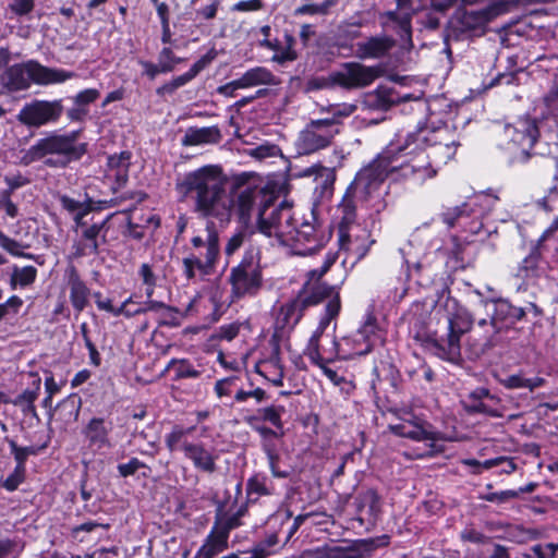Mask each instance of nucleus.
<instances>
[{
  "label": "nucleus",
  "instance_id": "nucleus-1",
  "mask_svg": "<svg viewBox=\"0 0 558 558\" xmlns=\"http://www.w3.org/2000/svg\"><path fill=\"white\" fill-rule=\"evenodd\" d=\"M257 230L274 239L272 244L290 246L299 255L313 254L325 241L312 222L304 221L294 227L292 206L287 201H266L258 211Z\"/></svg>",
  "mask_w": 558,
  "mask_h": 558
},
{
  "label": "nucleus",
  "instance_id": "nucleus-2",
  "mask_svg": "<svg viewBox=\"0 0 558 558\" xmlns=\"http://www.w3.org/2000/svg\"><path fill=\"white\" fill-rule=\"evenodd\" d=\"M229 180L218 165H207L187 172L179 186L194 201V210L205 218L227 223L232 217Z\"/></svg>",
  "mask_w": 558,
  "mask_h": 558
},
{
  "label": "nucleus",
  "instance_id": "nucleus-3",
  "mask_svg": "<svg viewBox=\"0 0 558 558\" xmlns=\"http://www.w3.org/2000/svg\"><path fill=\"white\" fill-rule=\"evenodd\" d=\"M428 134L426 129L420 130L416 134H411L404 144L410 146L403 153L413 151L407 156L405 170L415 182L433 178L437 172L436 168L446 165L457 151L454 141H445L448 135L446 130L432 132V137Z\"/></svg>",
  "mask_w": 558,
  "mask_h": 558
},
{
  "label": "nucleus",
  "instance_id": "nucleus-4",
  "mask_svg": "<svg viewBox=\"0 0 558 558\" xmlns=\"http://www.w3.org/2000/svg\"><path fill=\"white\" fill-rule=\"evenodd\" d=\"M409 146L410 144H389L375 160L356 174L353 183L355 190L372 194L388 175H393L395 179H412L411 174H407L405 167L408 166L407 156L413 151L403 153Z\"/></svg>",
  "mask_w": 558,
  "mask_h": 558
},
{
  "label": "nucleus",
  "instance_id": "nucleus-5",
  "mask_svg": "<svg viewBox=\"0 0 558 558\" xmlns=\"http://www.w3.org/2000/svg\"><path fill=\"white\" fill-rule=\"evenodd\" d=\"M78 133H52L38 140L22 157L24 165H29L47 156L45 165L53 168H64L70 162L80 159L86 151V145L78 143Z\"/></svg>",
  "mask_w": 558,
  "mask_h": 558
},
{
  "label": "nucleus",
  "instance_id": "nucleus-6",
  "mask_svg": "<svg viewBox=\"0 0 558 558\" xmlns=\"http://www.w3.org/2000/svg\"><path fill=\"white\" fill-rule=\"evenodd\" d=\"M435 307L444 312L448 323V336L437 342V354L449 362H458L461 355L460 337L469 331L473 317L459 302L450 295L447 289L438 294Z\"/></svg>",
  "mask_w": 558,
  "mask_h": 558
},
{
  "label": "nucleus",
  "instance_id": "nucleus-7",
  "mask_svg": "<svg viewBox=\"0 0 558 558\" xmlns=\"http://www.w3.org/2000/svg\"><path fill=\"white\" fill-rule=\"evenodd\" d=\"M74 74L64 70L50 69L35 61L14 64L8 68L0 76L1 85L10 92L24 90L31 83L48 85L62 83Z\"/></svg>",
  "mask_w": 558,
  "mask_h": 558
},
{
  "label": "nucleus",
  "instance_id": "nucleus-8",
  "mask_svg": "<svg viewBox=\"0 0 558 558\" xmlns=\"http://www.w3.org/2000/svg\"><path fill=\"white\" fill-rule=\"evenodd\" d=\"M385 342V333L376 323L373 315L368 314L363 325L352 335L337 340L331 336V350H328V359L330 353L339 354L341 360H352L356 356H363L372 352L375 348L383 345Z\"/></svg>",
  "mask_w": 558,
  "mask_h": 558
},
{
  "label": "nucleus",
  "instance_id": "nucleus-9",
  "mask_svg": "<svg viewBox=\"0 0 558 558\" xmlns=\"http://www.w3.org/2000/svg\"><path fill=\"white\" fill-rule=\"evenodd\" d=\"M336 256L328 254L324 265L319 269H314L310 272V280L305 283L303 289L298 293L299 299L304 301V306L316 305L324 300H328L325 306V313L319 320H323L328 316L329 308L331 306L337 307L336 313L330 317V323L339 315L341 303L340 296L335 287L328 286L325 282H320L319 279L335 263Z\"/></svg>",
  "mask_w": 558,
  "mask_h": 558
},
{
  "label": "nucleus",
  "instance_id": "nucleus-10",
  "mask_svg": "<svg viewBox=\"0 0 558 558\" xmlns=\"http://www.w3.org/2000/svg\"><path fill=\"white\" fill-rule=\"evenodd\" d=\"M481 304L490 315V318L489 320L485 318L478 319L477 326L483 329L485 343L489 345L497 342L498 333L510 328L525 315L523 308L513 306L504 300L497 302L482 301Z\"/></svg>",
  "mask_w": 558,
  "mask_h": 558
},
{
  "label": "nucleus",
  "instance_id": "nucleus-11",
  "mask_svg": "<svg viewBox=\"0 0 558 558\" xmlns=\"http://www.w3.org/2000/svg\"><path fill=\"white\" fill-rule=\"evenodd\" d=\"M259 253L250 250L240 264L231 269L229 281L236 298L254 295L263 284Z\"/></svg>",
  "mask_w": 558,
  "mask_h": 558
},
{
  "label": "nucleus",
  "instance_id": "nucleus-12",
  "mask_svg": "<svg viewBox=\"0 0 558 558\" xmlns=\"http://www.w3.org/2000/svg\"><path fill=\"white\" fill-rule=\"evenodd\" d=\"M337 307L331 306L329 308L328 316L324 318L323 320H319L315 331L311 336L308 343L305 349V355L310 359V361L319 367L324 375L335 385L341 384L344 379L343 377L339 376V374L328 367V363H331L336 360H341L339 354H332L330 353V359H328V353H326L328 350H331V348H320V337L324 336V333L327 331L328 327L330 326V317L336 313Z\"/></svg>",
  "mask_w": 558,
  "mask_h": 558
},
{
  "label": "nucleus",
  "instance_id": "nucleus-13",
  "mask_svg": "<svg viewBox=\"0 0 558 558\" xmlns=\"http://www.w3.org/2000/svg\"><path fill=\"white\" fill-rule=\"evenodd\" d=\"M337 131L331 124L317 120H312L299 133L295 141V149L299 155H311L331 145Z\"/></svg>",
  "mask_w": 558,
  "mask_h": 558
},
{
  "label": "nucleus",
  "instance_id": "nucleus-14",
  "mask_svg": "<svg viewBox=\"0 0 558 558\" xmlns=\"http://www.w3.org/2000/svg\"><path fill=\"white\" fill-rule=\"evenodd\" d=\"M259 193V189L251 185L244 174L238 175L231 181L228 195L232 199V213L235 211L242 222L250 221Z\"/></svg>",
  "mask_w": 558,
  "mask_h": 558
},
{
  "label": "nucleus",
  "instance_id": "nucleus-15",
  "mask_svg": "<svg viewBox=\"0 0 558 558\" xmlns=\"http://www.w3.org/2000/svg\"><path fill=\"white\" fill-rule=\"evenodd\" d=\"M380 75L377 66H366L357 62H348L330 74V81L345 89L363 88L371 85Z\"/></svg>",
  "mask_w": 558,
  "mask_h": 558
},
{
  "label": "nucleus",
  "instance_id": "nucleus-16",
  "mask_svg": "<svg viewBox=\"0 0 558 558\" xmlns=\"http://www.w3.org/2000/svg\"><path fill=\"white\" fill-rule=\"evenodd\" d=\"M505 12L506 3L496 0L475 11H457L452 24L461 32L478 31Z\"/></svg>",
  "mask_w": 558,
  "mask_h": 558
},
{
  "label": "nucleus",
  "instance_id": "nucleus-17",
  "mask_svg": "<svg viewBox=\"0 0 558 558\" xmlns=\"http://www.w3.org/2000/svg\"><path fill=\"white\" fill-rule=\"evenodd\" d=\"M373 243L368 230L362 226H351L338 232L339 251L345 253V259L352 263L365 257Z\"/></svg>",
  "mask_w": 558,
  "mask_h": 558
},
{
  "label": "nucleus",
  "instance_id": "nucleus-18",
  "mask_svg": "<svg viewBox=\"0 0 558 558\" xmlns=\"http://www.w3.org/2000/svg\"><path fill=\"white\" fill-rule=\"evenodd\" d=\"M305 310L304 301L298 295L280 304L275 310L272 339L281 340L287 337L300 323Z\"/></svg>",
  "mask_w": 558,
  "mask_h": 558
},
{
  "label": "nucleus",
  "instance_id": "nucleus-19",
  "mask_svg": "<svg viewBox=\"0 0 558 558\" xmlns=\"http://www.w3.org/2000/svg\"><path fill=\"white\" fill-rule=\"evenodd\" d=\"M498 198L488 193H481L468 198L459 206L446 207L440 214L441 221L448 227L453 228L462 217L482 214L489 210Z\"/></svg>",
  "mask_w": 558,
  "mask_h": 558
},
{
  "label": "nucleus",
  "instance_id": "nucleus-20",
  "mask_svg": "<svg viewBox=\"0 0 558 558\" xmlns=\"http://www.w3.org/2000/svg\"><path fill=\"white\" fill-rule=\"evenodd\" d=\"M61 112L62 107L59 101L35 100L23 107L17 119L27 126L39 128L57 121Z\"/></svg>",
  "mask_w": 558,
  "mask_h": 558
},
{
  "label": "nucleus",
  "instance_id": "nucleus-21",
  "mask_svg": "<svg viewBox=\"0 0 558 558\" xmlns=\"http://www.w3.org/2000/svg\"><path fill=\"white\" fill-rule=\"evenodd\" d=\"M389 429L397 436L405 437L414 441L428 442V449L417 457L432 456L434 453L435 441L439 439V434L432 426L421 420L403 421L399 424L389 425Z\"/></svg>",
  "mask_w": 558,
  "mask_h": 558
},
{
  "label": "nucleus",
  "instance_id": "nucleus-22",
  "mask_svg": "<svg viewBox=\"0 0 558 558\" xmlns=\"http://www.w3.org/2000/svg\"><path fill=\"white\" fill-rule=\"evenodd\" d=\"M505 134L510 143L520 150V159L525 160L530 156L537 136L538 129L535 120L530 118L519 119L514 124L505 128Z\"/></svg>",
  "mask_w": 558,
  "mask_h": 558
},
{
  "label": "nucleus",
  "instance_id": "nucleus-23",
  "mask_svg": "<svg viewBox=\"0 0 558 558\" xmlns=\"http://www.w3.org/2000/svg\"><path fill=\"white\" fill-rule=\"evenodd\" d=\"M218 258L204 256L203 252L190 253L182 259V271L189 282L209 281L215 275Z\"/></svg>",
  "mask_w": 558,
  "mask_h": 558
},
{
  "label": "nucleus",
  "instance_id": "nucleus-24",
  "mask_svg": "<svg viewBox=\"0 0 558 558\" xmlns=\"http://www.w3.org/2000/svg\"><path fill=\"white\" fill-rule=\"evenodd\" d=\"M105 225L106 221H101L81 229V238L73 245L76 257L99 254V245L106 239L102 232Z\"/></svg>",
  "mask_w": 558,
  "mask_h": 558
},
{
  "label": "nucleus",
  "instance_id": "nucleus-25",
  "mask_svg": "<svg viewBox=\"0 0 558 558\" xmlns=\"http://www.w3.org/2000/svg\"><path fill=\"white\" fill-rule=\"evenodd\" d=\"M192 253L203 252L204 256L218 258L219 256V233L211 221H207L205 228L199 229L191 239Z\"/></svg>",
  "mask_w": 558,
  "mask_h": 558
},
{
  "label": "nucleus",
  "instance_id": "nucleus-26",
  "mask_svg": "<svg viewBox=\"0 0 558 558\" xmlns=\"http://www.w3.org/2000/svg\"><path fill=\"white\" fill-rule=\"evenodd\" d=\"M65 275L70 302L75 312L80 314L88 304L90 291L73 266L66 269Z\"/></svg>",
  "mask_w": 558,
  "mask_h": 558
},
{
  "label": "nucleus",
  "instance_id": "nucleus-27",
  "mask_svg": "<svg viewBox=\"0 0 558 558\" xmlns=\"http://www.w3.org/2000/svg\"><path fill=\"white\" fill-rule=\"evenodd\" d=\"M131 156L130 151H121L108 157L106 177L108 180L113 181L114 190L124 186L129 179Z\"/></svg>",
  "mask_w": 558,
  "mask_h": 558
},
{
  "label": "nucleus",
  "instance_id": "nucleus-28",
  "mask_svg": "<svg viewBox=\"0 0 558 558\" xmlns=\"http://www.w3.org/2000/svg\"><path fill=\"white\" fill-rule=\"evenodd\" d=\"M184 456L193 462V465L206 473H213L216 470L215 457L202 444L185 441L182 445Z\"/></svg>",
  "mask_w": 558,
  "mask_h": 558
},
{
  "label": "nucleus",
  "instance_id": "nucleus-29",
  "mask_svg": "<svg viewBox=\"0 0 558 558\" xmlns=\"http://www.w3.org/2000/svg\"><path fill=\"white\" fill-rule=\"evenodd\" d=\"M395 44V40L388 36L371 37L356 44V56L360 59L380 58L388 53Z\"/></svg>",
  "mask_w": 558,
  "mask_h": 558
},
{
  "label": "nucleus",
  "instance_id": "nucleus-30",
  "mask_svg": "<svg viewBox=\"0 0 558 558\" xmlns=\"http://www.w3.org/2000/svg\"><path fill=\"white\" fill-rule=\"evenodd\" d=\"M214 58L215 54L211 53L202 57L191 66V69L187 72L174 77L170 82L157 88V94L163 96L167 94L170 95L174 93L178 88L191 82L202 70H204L207 66V64H209L213 61Z\"/></svg>",
  "mask_w": 558,
  "mask_h": 558
},
{
  "label": "nucleus",
  "instance_id": "nucleus-31",
  "mask_svg": "<svg viewBox=\"0 0 558 558\" xmlns=\"http://www.w3.org/2000/svg\"><path fill=\"white\" fill-rule=\"evenodd\" d=\"M257 372L272 385L280 387L283 385V366L279 354L278 345L275 347L271 356L262 361L257 365Z\"/></svg>",
  "mask_w": 558,
  "mask_h": 558
},
{
  "label": "nucleus",
  "instance_id": "nucleus-32",
  "mask_svg": "<svg viewBox=\"0 0 558 558\" xmlns=\"http://www.w3.org/2000/svg\"><path fill=\"white\" fill-rule=\"evenodd\" d=\"M356 110V106L353 104H332L327 107L322 106L319 108L320 113H329L330 118L319 119L320 121L331 124L337 131V135L340 133V125L342 120L350 117Z\"/></svg>",
  "mask_w": 558,
  "mask_h": 558
},
{
  "label": "nucleus",
  "instance_id": "nucleus-33",
  "mask_svg": "<svg viewBox=\"0 0 558 558\" xmlns=\"http://www.w3.org/2000/svg\"><path fill=\"white\" fill-rule=\"evenodd\" d=\"M275 83L272 73L263 66H256L246 71L238 78V86L241 88H250L258 85H270Z\"/></svg>",
  "mask_w": 558,
  "mask_h": 558
},
{
  "label": "nucleus",
  "instance_id": "nucleus-34",
  "mask_svg": "<svg viewBox=\"0 0 558 558\" xmlns=\"http://www.w3.org/2000/svg\"><path fill=\"white\" fill-rule=\"evenodd\" d=\"M221 137L220 131L217 126H208L201 129H189L184 135V145H201L211 144L219 142Z\"/></svg>",
  "mask_w": 558,
  "mask_h": 558
},
{
  "label": "nucleus",
  "instance_id": "nucleus-35",
  "mask_svg": "<svg viewBox=\"0 0 558 558\" xmlns=\"http://www.w3.org/2000/svg\"><path fill=\"white\" fill-rule=\"evenodd\" d=\"M84 434L93 446H97L98 448L109 446V428L100 417L92 418L85 427Z\"/></svg>",
  "mask_w": 558,
  "mask_h": 558
},
{
  "label": "nucleus",
  "instance_id": "nucleus-36",
  "mask_svg": "<svg viewBox=\"0 0 558 558\" xmlns=\"http://www.w3.org/2000/svg\"><path fill=\"white\" fill-rule=\"evenodd\" d=\"M454 0H445L430 9L415 12L417 22L425 28L436 29L439 26V15L452 5Z\"/></svg>",
  "mask_w": 558,
  "mask_h": 558
},
{
  "label": "nucleus",
  "instance_id": "nucleus-37",
  "mask_svg": "<svg viewBox=\"0 0 558 558\" xmlns=\"http://www.w3.org/2000/svg\"><path fill=\"white\" fill-rule=\"evenodd\" d=\"M294 44L295 39L289 33H284L282 40L276 39L274 43V48L270 49L275 51V54L271 58L272 61L278 63H284L287 61L295 60L298 58V54L293 48Z\"/></svg>",
  "mask_w": 558,
  "mask_h": 558
},
{
  "label": "nucleus",
  "instance_id": "nucleus-38",
  "mask_svg": "<svg viewBox=\"0 0 558 558\" xmlns=\"http://www.w3.org/2000/svg\"><path fill=\"white\" fill-rule=\"evenodd\" d=\"M500 384L507 389H534L544 386L545 379L538 376L526 377L523 373L512 374L500 379Z\"/></svg>",
  "mask_w": 558,
  "mask_h": 558
},
{
  "label": "nucleus",
  "instance_id": "nucleus-39",
  "mask_svg": "<svg viewBox=\"0 0 558 558\" xmlns=\"http://www.w3.org/2000/svg\"><path fill=\"white\" fill-rule=\"evenodd\" d=\"M336 180V173L332 168L324 167L318 170V175L314 180L315 193L322 199L329 198L333 192V183Z\"/></svg>",
  "mask_w": 558,
  "mask_h": 558
},
{
  "label": "nucleus",
  "instance_id": "nucleus-40",
  "mask_svg": "<svg viewBox=\"0 0 558 558\" xmlns=\"http://www.w3.org/2000/svg\"><path fill=\"white\" fill-rule=\"evenodd\" d=\"M36 278L37 269L34 266H14L10 276V287L12 290H15L16 288H26L32 286Z\"/></svg>",
  "mask_w": 558,
  "mask_h": 558
},
{
  "label": "nucleus",
  "instance_id": "nucleus-41",
  "mask_svg": "<svg viewBox=\"0 0 558 558\" xmlns=\"http://www.w3.org/2000/svg\"><path fill=\"white\" fill-rule=\"evenodd\" d=\"M338 232L351 226H360L355 222V206L350 198H343L337 208Z\"/></svg>",
  "mask_w": 558,
  "mask_h": 558
},
{
  "label": "nucleus",
  "instance_id": "nucleus-42",
  "mask_svg": "<svg viewBox=\"0 0 558 558\" xmlns=\"http://www.w3.org/2000/svg\"><path fill=\"white\" fill-rule=\"evenodd\" d=\"M515 277L525 283H531L538 277V256L530 254L518 266Z\"/></svg>",
  "mask_w": 558,
  "mask_h": 558
},
{
  "label": "nucleus",
  "instance_id": "nucleus-43",
  "mask_svg": "<svg viewBox=\"0 0 558 558\" xmlns=\"http://www.w3.org/2000/svg\"><path fill=\"white\" fill-rule=\"evenodd\" d=\"M357 549L349 547H324L314 551V558H360Z\"/></svg>",
  "mask_w": 558,
  "mask_h": 558
},
{
  "label": "nucleus",
  "instance_id": "nucleus-44",
  "mask_svg": "<svg viewBox=\"0 0 558 558\" xmlns=\"http://www.w3.org/2000/svg\"><path fill=\"white\" fill-rule=\"evenodd\" d=\"M337 0H324L320 3H306L295 9V15H327Z\"/></svg>",
  "mask_w": 558,
  "mask_h": 558
},
{
  "label": "nucleus",
  "instance_id": "nucleus-45",
  "mask_svg": "<svg viewBox=\"0 0 558 558\" xmlns=\"http://www.w3.org/2000/svg\"><path fill=\"white\" fill-rule=\"evenodd\" d=\"M248 155L258 160H265L268 158L281 157L282 153H281V149L277 145L270 144V143H265L257 147L251 148L248 150Z\"/></svg>",
  "mask_w": 558,
  "mask_h": 558
},
{
  "label": "nucleus",
  "instance_id": "nucleus-46",
  "mask_svg": "<svg viewBox=\"0 0 558 558\" xmlns=\"http://www.w3.org/2000/svg\"><path fill=\"white\" fill-rule=\"evenodd\" d=\"M130 303H131V301L126 300L119 307H114L112 305L110 299H104L102 301L97 302V307L100 311L109 312V313L113 314L114 316H119V315L131 316L133 314H137V313L142 312V310H140V308L134 310V311L129 310L128 305Z\"/></svg>",
  "mask_w": 558,
  "mask_h": 558
},
{
  "label": "nucleus",
  "instance_id": "nucleus-47",
  "mask_svg": "<svg viewBox=\"0 0 558 558\" xmlns=\"http://www.w3.org/2000/svg\"><path fill=\"white\" fill-rule=\"evenodd\" d=\"M191 429H185L180 426L173 427V429L166 435L165 441L166 446L170 451H175L178 449L182 450V445L186 441L183 440L187 433H190Z\"/></svg>",
  "mask_w": 558,
  "mask_h": 558
},
{
  "label": "nucleus",
  "instance_id": "nucleus-48",
  "mask_svg": "<svg viewBox=\"0 0 558 558\" xmlns=\"http://www.w3.org/2000/svg\"><path fill=\"white\" fill-rule=\"evenodd\" d=\"M138 63L143 68V74L149 80H155V77L160 73H169L172 71V64L168 62L159 61L158 64H155L149 61L138 60Z\"/></svg>",
  "mask_w": 558,
  "mask_h": 558
},
{
  "label": "nucleus",
  "instance_id": "nucleus-49",
  "mask_svg": "<svg viewBox=\"0 0 558 558\" xmlns=\"http://www.w3.org/2000/svg\"><path fill=\"white\" fill-rule=\"evenodd\" d=\"M246 513V507L242 506L233 515L227 518L223 521H220L215 529L219 532H223L227 537H229V533L231 530L240 526L241 518Z\"/></svg>",
  "mask_w": 558,
  "mask_h": 558
},
{
  "label": "nucleus",
  "instance_id": "nucleus-50",
  "mask_svg": "<svg viewBox=\"0 0 558 558\" xmlns=\"http://www.w3.org/2000/svg\"><path fill=\"white\" fill-rule=\"evenodd\" d=\"M284 412L283 407H267L258 409V414L263 421L271 423L276 428H282L281 415Z\"/></svg>",
  "mask_w": 558,
  "mask_h": 558
},
{
  "label": "nucleus",
  "instance_id": "nucleus-51",
  "mask_svg": "<svg viewBox=\"0 0 558 558\" xmlns=\"http://www.w3.org/2000/svg\"><path fill=\"white\" fill-rule=\"evenodd\" d=\"M0 246L2 248H4L7 252H9L11 255H13V256L25 257V258H29V259L33 258L32 254H25L22 251L23 246H22L21 243H19L17 241H15L13 239H10L7 235H1L0 236Z\"/></svg>",
  "mask_w": 558,
  "mask_h": 558
},
{
  "label": "nucleus",
  "instance_id": "nucleus-52",
  "mask_svg": "<svg viewBox=\"0 0 558 558\" xmlns=\"http://www.w3.org/2000/svg\"><path fill=\"white\" fill-rule=\"evenodd\" d=\"M171 365H175V376L177 378H196L199 376V371L195 369L191 364H189L185 361H179L172 360L169 363L170 367Z\"/></svg>",
  "mask_w": 558,
  "mask_h": 558
},
{
  "label": "nucleus",
  "instance_id": "nucleus-53",
  "mask_svg": "<svg viewBox=\"0 0 558 558\" xmlns=\"http://www.w3.org/2000/svg\"><path fill=\"white\" fill-rule=\"evenodd\" d=\"M25 468L16 465L14 471L2 482V486L9 490H15L24 480Z\"/></svg>",
  "mask_w": 558,
  "mask_h": 558
},
{
  "label": "nucleus",
  "instance_id": "nucleus-54",
  "mask_svg": "<svg viewBox=\"0 0 558 558\" xmlns=\"http://www.w3.org/2000/svg\"><path fill=\"white\" fill-rule=\"evenodd\" d=\"M117 469L122 477H128L134 475L141 469H148V466L137 458H132L126 463H120Z\"/></svg>",
  "mask_w": 558,
  "mask_h": 558
},
{
  "label": "nucleus",
  "instance_id": "nucleus-55",
  "mask_svg": "<svg viewBox=\"0 0 558 558\" xmlns=\"http://www.w3.org/2000/svg\"><path fill=\"white\" fill-rule=\"evenodd\" d=\"M39 389H40V379H37L35 383V388L27 389V390L23 391L21 395H19L14 401V404L17 407H23L25 404L29 405L31 403H34L38 397Z\"/></svg>",
  "mask_w": 558,
  "mask_h": 558
},
{
  "label": "nucleus",
  "instance_id": "nucleus-56",
  "mask_svg": "<svg viewBox=\"0 0 558 558\" xmlns=\"http://www.w3.org/2000/svg\"><path fill=\"white\" fill-rule=\"evenodd\" d=\"M11 452L13 453L17 465H23L29 454L35 453V449L32 447H19L14 440H8Z\"/></svg>",
  "mask_w": 558,
  "mask_h": 558
},
{
  "label": "nucleus",
  "instance_id": "nucleus-57",
  "mask_svg": "<svg viewBox=\"0 0 558 558\" xmlns=\"http://www.w3.org/2000/svg\"><path fill=\"white\" fill-rule=\"evenodd\" d=\"M247 494L269 495L270 492L266 485V480L259 476H253L247 481Z\"/></svg>",
  "mask_w": 558,
  "mask_h": 558
},
{
  "label": "nucleus",
  "instance_id": "nucleus-58",
  "mask_svg": "<svg viewBox=\"0 0 558 558\" xmlns=\"http://www.w3.org/2000/svg\"><path fill=\"white\" fill-rule=\"evenodd\" d=\"M241 325L239 323H230L219 327L217 330V339L219 340H233L240 331Z\"/></svg>",
  "mask_w": 558,
  "mask_h": 558
},
{
  "label": "nucleus",
  "instance_id": "nucleus-59",
  "mask_svg": "<svg viewBox=\"0 0 558 558\" xmlns=\"http://www.w3.org/2000/svg\"><path fill=\"white\" fill-rule=\"evenodd\" d=\"M482 498L489 502L502 504L510 499L518 498V493H514V489H508L502 492L489 493L484 495Z\"/></svg>",
  "mask_w": 558,
  "mask_h": 558
},
{
  "label": "nucleus",
  "instance_id": "nucleus-60",
  "mask_svg": "<svg viewBox=\"0 0 558 558\" xmlns=\"http://www.w3.org/2000/svg\"><path fill=\"white\" fill-rule=\"evenodd\" d=\"M140 276L144 284L147 286V296H151L153 289L156 284V277L151 270V267L148 264H143L140 268Z\"/></svg>",
  "mask_w": 558,
  "mask_h": 558
},
{
  "label": "nucleus",
  "instance_id": "nucleus-61",
  "mask_svg": "<svg viewBox=\"0 0 558 558\" xmlns=\"http://www.w3.org/2000/svg\"><path fill=\"white\" fill-rule=\"evenodd\" d=\"M21 549L11 539H0V558H17Z\"/></svg>",
  "mask_w": 558,
  "mask_h": 558
},
{
  "label": "nucleus",
  "instance_id": "nucleus-62",
  "mask_svg": "<svg viewBox=\"0 0 558 558\" xmlns=\"http://www.w3.org/2000/svg\"><path fill=\"white\" fill-rule=\"evenodd\" d=\"M0 209H3L11 218H15L17 216V207L11 199V191H3L1 193Z\"/></svg>",
  "mask_w": 558,
  "mask_h": 558
},
{
  "label": "nucleus",
  "instance_id": "nucleus-63",
  "mask_svg": "<svg viewBox=\"0 0 558 558\" xmlns=\"http://www.w3.org/2000/svg\"><path fill=\"white\" fill-rule=\"evenodd\" d=\"M461 538L464 542H470L474 544H484L487 543L490 538L480 531L474 529H465L461 532Z\"/></svg>",
  "mask_w": 558,
  "mask_h": 558
},
{
  "label": "nucleus",
  "instance_id": "nucleus-64",
  "mask_svg": "<svg viewBox=\"0 0 558 558\" xmlns=\"http://www.w3.org/2000/svg\"><path fill=\"white\" fill-rule=\"evenodd\" d=\"M544 104L549 113L558 116V87L550 90L544 98Z\"/></svg>",
  "mask_w": 558,
  "mask_h": 558
}]
</instances>
